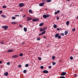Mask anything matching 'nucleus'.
<instances>
[{"label": "nucleus", "instance_id": "11", "mask_svg": "<svg viewBox=\"0 0 78 78\" xmlns=\"http://www.w3.org/2000/svg\"><path fill=\"white\" fill-rule=\"evenodd\" d=\"M59 35V34H56L55 36V38H57L58 37Z\"/></svg>", "mask_w": 78, "mask_h": 78}, {"label": "nucleus", "instance_id": "46", "mask_svg": "<svg viewBox=\"0 0 78 78\" xmlns=\"http://www.w3.org/2000/svg\"><path fill=\"white\" fill-rule=\"evenodd\" d=\"M15 16H16V17H19V15H15Z\"/></svg>", "mask_w": 78, "mask_h": 78}, {"label": "nucleus", "instance_id": "23", "mask_svg": "<svg viewBox=\"0 0 78 78\" xmlns=\"http://www.w3.org/2000/svg\"><path fill=\"white\" fill-rule=\"evenodd\" d=\"M66 24L67 25H69V21H67L66 22Z\"/></svg>", "mask_w": 78, "mask_h": 78}, {"label": "nucleus", "instance_id": "12", "mask_svg": "<svg viewBox=\"0 0 78 78\" xmlns=\"http://www.w3.org/2000/svg\"><path fill=\"white\" fill-rule=\"evenodd\" d=\"M13 51V50L12 49H9L7 51V52H8V53L12 52Z\"/></svg>", "mask_w": 78, "mask_h": 78}, {"label": "nucleus", "instance_id": "8", "mask_svg": "<svg viewBox=\"0 0 78 78\" xmlns=\"http://www.w3.org/2000/svg\"><path fill=\"white\" fill-rule=\"evenodd\" d=\"M45 4L44 3H41L39 4V5L40 6H43Z\"/></svg>", "mask_w": 78, "mask_h": 78}, {"label": "nucleus", "instance_id": "40", "mask_svg": "<svg viewBox=\"0 0 78 78\" xmlns=\"http://www.w3.org/2000/svg\"><path fill=\"white\" fill-rule=\"evenodd\" d=\"M61 35L62 36H64V34L63 33H61Z\"/></svg>", "mask_w": 78, "mask_h": 78}, {"label": "nucleus", "instance_id": "28", "mask_svg": "<svg viewBox=\"0 0 78 78\" xmlns=\"http://www.w3.org/2000/svg\"><path fill=\"white\" fill-rule=\"evenodd\" d=\"M23 72L24 73H27V70H23Z\"/></svg>", "mask_w": 78, "mask_h": 78}, {"label": "nucleus", "instance_id": "48", "mask_svg": "<svg viewBox=\"0 0 78 78\" xmlns=\"http://www.w3.org/2000/svg\"><path fill=\"white\" fill-rule=\"evenodd\" d=\"M22 25H21V24H20L19 25V27H20V28H21V27H22Z\"/></svg>", "mask_w": 78, "mask_h": 78}, {"label": "nucleus", "instance_id": "49", "mask_svg": "<svg viewBox=\"0 0 78 78\" xmlns=\"http://www.w3.org/2000/svg\"><path fill=\"white\" fill-rule=\"evenodd\" d=\"M54 14L55 15H56L58 14V13L57 12H55Z\"/></svg>", "mask_w": 78, "mask_h": 78}, {"label": "nucleus", "instance_id": "24", "mask_svg": "<svg viewBox=\"0 0 78 78\" xmlns=\"http://www.w3.org/2000/svg\"><path fill=\"white\" fill-rule=\"evenodd\" d=\"M43 29L44 30H47V27H45L43 28Z\"/></svg>", "mask_w": 78, "mask_h": 78}, {"label": "nucleus", "instance_id": "14", "mask_svg": "<svg viewBox=\"0 0 78 78\" xmlns=\"http://www.w3.org/2000/svg\"><path fill=\"white\" fill-rule=\"evenodd\" d=\"M5 76H8V72H5V73L4 74Z\"/></svg>", "mask_w": 78, "mask_h": 78}, {"label": "nucleus", "instance_id": "15", "mask_svg": "<svg viewBox=\"0 0 78 78\" xmlns=\"http://www.w3.org/2000/svg\"><path fill=\"white\" fill-rule=\"evenodd\" d=\"M44 23H40L39 24V26L42 27V26H43V25H44Z\"/></svg>", "mask_w": 78, "mask_h": 78}, {"label": "nucleus", "instance_id": "37", "mask_svg": "<svg viewBox=\"0 0 78 78\" xmlns=\"http://www.w3.org/2000/svg\"><path fill=\"white\" fill-rule=\"evenodd\" d=\"M70 59L71 60H72V59H73V57H72V56L70 57Z\"/></svg>", "mask_w": 78, "mask_h": 78}, {"label": "nucleus", "instance_id": "16", "mask_svg": "<svg viewBox=\"0 0 78 78\" xmlns=\"http://www.w3.org/2000/svg\"><path fill=\"white\" fill-rule=\"evenodd\" d=\"M40 31H41V32H42V31H44V30L43 28L42 29V28H41L39 30Z\"/></svg>", "mask_w": 78, "mask_h": 78}, {"label": "nucleus", "instance_id": "41", "mask_svg": "<svg viewBox=\"0 0 78 78\" xmlns=\"http://www.w3.org/2000/svg\"><path fill=\"white\" fill-rule=\"evenodd\" d=\"M57 13L58 14V13L60 12V11H59V10H57Z\"/></svg>", "mask_w": 78, "mask_h": 78}, {"label": "nucleus", "instance_id": "25", "mask_svg": "<svg viewBox=\"0 0 78 78\" xmlns=\"http://www.w3.org/2000/svg\"><path fill=\"white\" fill-rule=\"evenodd\" d=\"M12 19H13V20H15V19H16V18L14 16H13L12 18Z\"/></svg>", "mask_w": 78, "mask_h": 78}, {"label": "nucleus", "instance_id": "44", "mask_svg": "<svg viewBox=\"0 0 78 78\" xmlns=\"http://www.w3.org/2000/svg\"><path fill=\"white\" fill-rule=\"evenodd\" d=\"M42 2H43V3H45L46 2V1L45 0H42Z\"/></svg>", "mask_w": 78, "mask_h": 78}, {"label": "nucleus", "instance_id": "13", "mask_svg": "<svg viewBox=\"0 0 78 78\" xmlns=\"http://www.w3.org/2000/svg\"><path fill=\"white\" fill-rule=\"evenodd\" d=\"M68 33H69V32H68V31L67 30H66L65 31V35H67V34H68Z\"/></svg>", "mask_w": 78, "mask_h": 78}, {"label": "nucleus", "instance_id": "39", "mask_svg": "<svg viewBox=\"0 0 78 78\" xmlns=\"http://www.w3.org/2000/svg\"><path fill=\"white\" fill-rule=\"evenodd\" d=\"M7 65H8V66H9V65H10V63L9 62H7Z\"/></svg>", "mask_w": 78, "mask_h": 78}, {"label": "nucleus", "instance_id": "50", "mask_svg": "<svg viewBox=\"0 0 78 78\" xmlns=\"http://www.w3.org/2000/svg\"><path fill=\"white\" fill-rule=\"evenodd\" d=\"M26 17V15H24L23 16V17Z\"/></svg>", "mask_w": 78, "mask_h": 78}, {"label": "nucleus", "instance_id": "5", "mask_svg": "<svg viewBox=\"0 0 78 78\" xmlns=\"http://www.w3.org/2000/svg\"><path fill=\"white\" fill-rule=\"evenodd\" d=\"M45 33H46L45 30H44L41 34H39V36H41V35L44 34Z\"/></svg>", "mask_w": 78, "mask_h": 78}, {"label": "nucleus", "instance_id": "7", "mask_svg": "<svg viewBox=\"0 0 78 78\" xmlns=\"http://www.w3.org/2000/svg\"><path fill=\"white\" fill-rule=\"evenodd\" d=\"M19 57V55H14L12 56V58H18Z\"/></svg>", "mask_w": 78, "mask_h": 78}, {"label": "nucleus", "instance_id": "31", "mask_svg": "<svg viewBox=\"0 0 78 78\" xmlns=\"http://www.w3.org/2000/svg\"><path fill=\"white\" fill-rule=\"evenodd\" d=\"M52 59H53V60L55 59V56H53L52 57Z\"/></svg>", "mask_w": 78, "mask_h": 78}, {"label": "nucleus", "instance_id": "54", "mask_svg": "<svg viewBox=\"0 0 78 78\" xmlns=\"http://www.w3.org/2000/svg\"><path fill=\"white\" fill-rule=\"evenodd\" d=\"M57 31H59V28H57Z\"/></svg>", "mask_w": 78, "mask_h": 78}, {"label": "nucleus", "instance_id": "52", "mask_svg": "<svg viewBox=\"0 0 78 78\" xmlns=\"http://www.w3.org/2000/svg\"><path fill=\"white\" fill-rule=\"evenodd\" d=\"M2 10H0V14H2Z\"/></svg>", "mask_w": 78, "mask_h": 78}, {"label": "nucleus", "instance_id": "59", "mask_svg": "<svg viewBox=\"0 0 78 78\" xmlns=\"http://www.w3.org/2000/svg\"><path fill=\"white\" fill-rule=\"evenodd\" d=\"M76 19H77L78 20V16L76 17Z\"/></svg>", "mask_w": 78, "mask_h": 78}, {"label": "nucleus", "instance_id": "43", "mask_svg": "<svg viewBox=\"0 0 78 78\" xmlns=\"http://www.w3.org/2000/svg\"><path fill=\"white\" fill-rule=\"evenodd\" d=\"M57 20H59V17L58 16H56Z\"/></svg>", "mask_w": 78, "mask_h": 78}, {"label": "nucleus", "instance_id": "27", "mask_svg": "<svg viewBox=\"0 0 78 78\" xmlns=\"http://www.w3.org/2000/svg\"><path fill=\"white\" fill-rule=\"evenodd\" d=\"M58 38L59 39H61V36L60 35H59L58 36Z\"/></svg>", "mask_w": 78, "mask_h": 78}, {"label": "nucleus", "instance_id": "4", "mask_svg": "<svg viewBox=\"0 0 78 78\" xmlns=\"http://www.w3.org/2000/svg\"><path fill=\"white\" fill-rule=\"evenodd\" d=\"M27 21L28 22V21H30V20H31L33 18L30 17H27Z\"/></svg>", "mask_w": 78, "mask_h": 78}, {"label": "nucleus", "instance_id": "22", "mask_svg": "<svg viewBox=\"0 0 78 78\" xmlns=\"http://www.w3.org/2000/svg\"><path fill=\"white\" fill-rule=\"evenodd\" d=\"M46 2H47L48 3L51 2V0H46Z\"/></svg>", "mask_w": 78, "mask_h": 78}, {"label": "nucleus", "instance_id": "26", "mask_svg": "<svg viewBox=\"0 0 78 78\" xmlns=\"http://www.w3.org/2000/svg\"><path fill=\"white\" fill-rule=\"evenodd\" d=\"M1 16L2 17H3L4 18H5V17H6V16H5V15H1Z\"/></svg>", "mask_w": 78, "mask_h": 78}, {"label": "nucleus", "instance_id": "20", "mask_svg": "<svg viewBox=\"0 0 78 78\" xmlns=\"http://www.w3.org/2000/svg\"><path fill=\"white\" fill-rule=\"evenodd\" d=\"M29 13H32L33 11H32V10L30 9L29 10Z\"/></svg>", "mask_w": 78, "mask_h": 78}, {"label": "nucleus", "instance_id": "33", "mask_svg": "<svg viewBox=\"0 0 78 78\" xmlns=\"http://www.w3.org/2000/svg\"><path fill=\"white\" fill-rule=\"evenodd\" d=\"M28 66H29L28 64H26L25 65V67H28Z\"/></svg>", "mask_w": 78, "mask_h": 78}, {"label": "nucleus", "instance_id": "18", "mask_svg": "<svg viewBox=\"0 0 78 78\" xmlns=\"http://www.w3.org/2000/svg\"><path fill=\"white\" fill-rule=\"evenodd\" d=\"M12 24L15 25V24H17V22H12Z\"/></svg>", "mask_w": 78, "mask_h": 78}, {"label": "nucleus", "instance_id": "2", "mask_svg": "<svg viewBox=\"0 0 78 78\" xmlns=\"http://www.w3.org/2000/svg\"><path fill=\"white\" fill-rule=\"evenodd\" d=\"M2 28H3L5 29V30H6L8 28V26H2Z\"/></svg>", "mask_w": 78, "mask_h": 78}, {"label": "nucleus", "instance_id": "1", "mask_svg": "<svg viewBox=\"0 0 78 78\" xmlns=\"http://www.w3.org/2000/svg\"><path fill=\"white\" fill-rule=\"evenodd\" d=\"M50 16V15L48 14H47V15L44 14L43 15V17L44 19H47V18L49 17Z\"/></svg>", "mask_w": 78, "mask_h": 78}, {"label": "nucleus", "instance_id": "53", "mask_svg": "<svg viewBox=\"0 0 78 78\" xmlns=\"http://www.w3.org/2000/svg\"><path fill=\"white\" fill-rule=\"evenodd\" d=\"M74 76L75 77H76V74H75L74 75Z\"/></svg>", "mask_w": 78, "mask_h": 78}, {"label": "nucleus", "instance_id": "35", "mask_svg": "<svg viewBox=\"0 0 78 78\" xmlns=\"http://www.w3.org/2000/svg\"><path fill=\"white\" fill-rule=\"evenodd\" d=\"M40 68H41V69H44V66H41L40 67Z\"/></svg>", "mask_w": 78, "mask_h": 78}, {"label": "nucleus", "instance_id": "19", "mask_svg": "<svg viewBox=\"0 0 78 78\" xmlns=\"http://www.w3.org/2000/svg\"><path fill=\"white\" fill-rule=\"evenodd\" d=\"M53 27L54 28H56L57 27V25L56 24H54L53 25Z\"/></svg>", "mask_w": 78, "mask_h": 78}, {"label": "nucleus", "instance_id": "29", "mask_svg": "<svg viewBox=\"0 0 78 78\" xmlns=\"http://www.w3.org/2000/svg\"><path fill=\"white\" fill-rule=\"evenodd\" d=\"M0 43L1 44H4V41H2L0 42Z\"/></svg>", "mask_w": 78, "mask_h": 78}, {"label": "nucleus", "instance_id": "55", "mask_svg": "<svg viewBox=\"0 0 78 78\" xmlns=\"http://www.w3.org/2000/svg\"><path fill=\"white\" fill-rule=\"evenodd\" d=\"M1 68H3V66L2 65H1Z\"/></svg>", "mask_w": 78, "mask_h": 78}, {"label": "nucleus", "instance_id": "57", "mask_svg": "<svg viewBox=\"0 0 78 78\" xmlns=\"http://www.w3.org/2000/svg\"><path fill=\"white\" fill-rule=\"evenodd\" d=\"M25 44V43H23V42H22V43H21V44Z\"/></svg>", "mask_w": 78, "mask_h": 78}, {"label": "nucleus", "instance_id": "10", "mask_svg": "<svg viewBox=\"0 0 78 78\" xmlns=\"http://www.w3.org/2000/svg\"><path fill=\"white\" fill-rule=\"evenodd\" d=\"M33 22H38L39 21V19H33L32 20Z\"/></svg>", "mask_w": 78, "mask_h": 78}, {"label": "nucleus", "instance_id": "56", "mask_svg": "<svg viewBox=\"0 0 78 78\" xmlns=\"http://www.w3.org/2000/svg\"><path fill=\"white\" fill-rule=\"evenodd\" d=\"M2 62V61H0V64H1Z\"/></svg>", "mask_w": 78, "mask_h": 78}, {"label": "nucleus", "instance_id": "3", "mask_svg": "<svg viewBox=\"0 0 78 78\" xmlns=\"http://www.w3.org/2000/svg\"><path fill=\"white\" fill-rule=\"evenodd\" d=\"M25 5H24V3H20L19 4V7H23V6H24Z\"/></svg>", "mask_w": 78, "mask_h": 78}, {"label": "nucleus", "instance_id": "21", "mask_svg": "<svg viewBox=\"0 0 78 78\" xmlns=\"http://www.w3.org/2000/svg\"><path fill=\"white\" fill-rule=\"evenodd\" d=\"M23 54L22 53H21L19 54L20 56H23Z\"/></svg>", "mask_w": 78, "mask_h": 78}, {"label": "nucleus", "instance_id": "42", "mask_svg": "<svg viewBox=\"0 0 78 78\" xmlns=\"http://www.w3.org/2000/svg\"><path fill=\"white\" fill-rule=\"evenodd\" d=\"M38 59H39V60L40 61H41V57H38Z\"/></svg>", "mask_w": 78, "mask_h": 78}, {"label": "nucleus", "instance_id": "51", "mask_svg": "<svg viewBox=\"0 0 78 78\" xmlns=\"http://www.w3.org/2000/svg\"><path fill=\"white\" fill-rule=\"evenodd\" d=\"M44 38V39H46V38H47V37L46 36H44L43 37Z\"/></svg>", "mask_w": 78, "mask_h": 78}, {"label": "nucleus", "instance_id": "6", "mask_svg": "<svg viewBox=\"0 0 78 78\" xmlns=\"http://www.w3.org/2000/svg\"><path fill=\"white\" fill-rule=\"evenodd\" d=\"M66 73L65 72H63L61 73V76H64L65 75H66Z\"/></svg>", "mask_w": 78, "mask_h": 78}, {"label": "nucleus", "instance_id": "45", "mask_svg": "<svg viewBox=\"0 0 78 78\" xmlns=\"http://www.w3.org/2000/svg\"><path fill=\"white\" fill-rule=\"evenodd\" d=\"M22 66H21V65H19V66H18V67H19L20 68V67H21Z\"/></svg>", "mask_w": 78, "mask_h": 78}, {"label": "nucleus", "instance_id": "9", "mask_svg": "<svg viewBox=\"0 0 78 78\" xmlns=\"http://www.w3.org/2000/svg\"><path fill=\"white\" fill-rule=\"evenodd\" d=\"M43 72L44 73H48V71L47 70H44L43 71Z\"/></svg>", "mask_w": 78, "mask_h": 78}, {"label": "nucleus", "instance_id": "60", "mask_svg": "<svg viewBox=\"0 0 78 78\" xmlns=\"http://www.w3.org/2000/svg\"><path fill=\"white\" fill-rule=\"evenodd\" d=\"M59 30H61V28H60L59 29Z\"/></svg>", "mask_w": 78, "mask_h": 78}, {"label": "nucleus", "instance_id": "61", "mask_svg": "<svg viewBox=\"0 0 78 78\" xmlns=\"http://www.w3.org/2000/svg\"><path fill=\"white\" fill-rule=\"evenodd\" d=\"M21 11H23V9H21Z\"/></svg>", "mask_w": 78, "mask_h": 78}, {"label": "nucleus", "instance_id": "30", "mask_svg": "<svg viewBox=\"0 0 78 78\" xmlns=\"http://www.w3.org/2000/svg\"><path fill=\"white\" fill-rule=\"evenodd\" d=\"M6 8V5H3L2 6L3 8Z\"/></svg>", "mask_w": 78, "mask_h": 78}, {"label": "nucleus", "instance_id": "36", "mask_svg": "<svg viewBox=\"0 0 78 78\" xmlns=\"http://www.w3.org/2000/svg\"><path fill=\"white\" fill-rule=\"evenodd\" d=\"M37 41H40L41 40V38L39 37L37 38Z\"/></svg>", "mask_w": 78, "mask_h": 78}, {"label": "nucleus", "instance_id": "47", "mask_svg": "<svg viewBox=\"0 0 78 78\" xmlns=\"http://www.w3.org/2000/svg\"><path fill=\"white\" fill-rule=\"evenodd\" d=\"M51 66H48V68L49 69H51Z\"/></svg>", "mask_w": 78, "mask_h": 78}, {"label": "nucleus", "instance_id": "34", "mask_svg": "<svg viewBox=\"0 0 78 78\" xmlns=\"http://www.w3.org/2000/svg\"><path fill=\"white\" fill-rule=\"evenodd\" d=\"M76 30V29L75 28H73L72 29V31L74 32Z\"/></svg>", "mask_w": 78, "mask_h": 78}, {"label": "nucleus", "instance_id": "58", "mask_svg": "<svg viewBox=\"0 0 78 78\" xmlns=\"http://www.w3.org/2000/svg\"><path fill=\"white\" fill-rule=\"evenodd\" d=\"M66 1L67 2H69V1H70V0H66Z\"/></svg>", "mask_w": 78, "mask_h": 78}, {"label": "nucleus", "instance_id": "32", "mask_svg": "<svg viewBox=\"0 0 78 78\" xmlns=\"http://www.w3.org/2000/svg\"><path fill=\"white\" fill-rule=\"evenodd\" d=\"M55 64H56V62H52V65L53 66L55 65Z\"/></svg>", "mask_w": 78, "mask_h": 78}, {"label": "nucleus", "instance_id": "38", "mask_svg": "<svg viewBox=\"0 0 78 78\" xmlns=\"http://www.w3.org/2000/svg\"><path fill=\"white\" fill-rule=\"evenodd\" d=\"M60 78H66V77L64 76H61Z\"/></svg>", "mask_w": 78, "mask_h": 78}, {"label": "nucleus", "instance_id": "17", "mask_svg": "<svg viewBox=\"0 0 78 78\" xmlns=\"http://www.w3.org/2000/svg\"><path fill=\"white\" fill-rule=\"evenodd\" d=\"M24 30L25 32H26V31H27V28L26 27L24 28Z\"/></svg>", "mask_w": 78, "mask_h": 78}]
</instances>
